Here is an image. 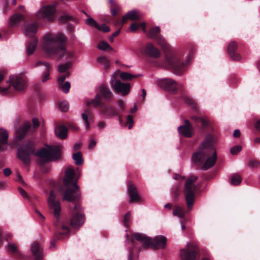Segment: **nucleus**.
<instances>
[{"label": "nucleus", "instance_id": "nucleus-52", "mask_svg": "<svg viewBox=\"0 0 260 260\" xmlns=\"http://www.w3.org/2000/svg\"><path fill=\"white\" fill-rule=\"evenodd\" d=\"M69 76V73L68 72L66 75H62L58 78L57 82L58 83L64 82V80L66 78L68 77Z\"/></svg>", "mask_w": 260, "mask_h": 260}, {"label": "nucleus", "instance_id": "nucleus-9", "mask_svg": "<svg viewBox=\"0 0 260 260\" xmlns=\"http://www.w3.org/2000/svg\"><path fill=\"white\" fill-rule=\"evenodd\" d=\"M117 73H115L111 78L110 85L115 92L122 95H127L130 91L131 85L128 83H122L116 78Z\"/></svg>", "mask_w": 260, "mask_h": 260}, {"label": "nucleus", "instance_id": "nucleus-12", "mask_svg": "<svg viewBox=\"0 0 260 260\" xmlns=\"http://www.w3.org/2000/svg\"><path fill=\"white\" fill-rule=\"evenodd\" d=\"M35 152L34 145L28 142L26 146L18 149V156L23 163L28 165L30 162V155Z\"/></svg>", "mask_w": 260, "mask_h": 260}, {"label": "nucleus", "instance_id": "nucleus-24", "mask_svg": "<svg viewBox=\"0 0 260 260\" xmlns=\"http://www.w3.org/2000/svg\"><path fill=\"white\" fill-rule=\"evenodd\" d=\"M140 18V16L138 12L136 10H132L123 16L120 23L121 25H123L127 20L135 21L139 20Z\"/></svg>", "mask_w": 260, "mask_h": 260}, {"label": "nucleus", "instance_id": "nucleus-59", "mask_svg": "<svg viewBox=\"0 0 260 260\" xmlns=\"http://www.w3.org/2000/svg\"><path fill=\"white\" fill-rule=\"evenodd\" d=\"M130 27H131V30L132 31L134 32L138 29L139 25L136 23H133L131 24Z\"/></svg>", "mask_w": 260, "mask_h": 260}, {"label": "nucleus", "instance_id": "nucleus-51", "mask_svg": "<svg viewBox=\"0 0 260 260\" xmlns=\"http://www.w3.org/2000/svg\"><path fill=\"white\" fill-rule=\"evenodd\" d=\"M127 123L129 124L128 128L131 129L134 125V121L133 117L131 115H128L127 116Z\"/></svg>", "mask_w": 260, "mask_h": 260}, {"label": "nucleus", "instance_id": "nucleus-60", "mask_svg": "<svg viewBox=\"0 0 260 260\" xmlns=\"http://www.w3.org/2000/svg\"><path fill=\"white\" fill-rule=\"evenodd\" d=\"M107 59H108L106 57H105L104 56H100L98 57V61L100 63L103 64Z\"/></svg>", "mask_w": 260, "mask_h": 260}, {"label": "nucleus", "instance_id": "nucleus-25", "mask_svg": "<svg viewBox=\"0 0 260 260\" xmlns=\"http://www.w3.org/2000/svg\"><path fill=\"white\" fill-rule=\"evenodd\" d=\"M31 250L34 260H41L42 259V249L38 243H34L31 246Z\"/></svg>", "mask_w": 260, "mask_h": 260}, {"label": "nucleus", "instance_id": "nucleus-19", "mask_svg": "<svg viewBox=\"0 0 260 260\" xmlns=\"http://www.w3.org/2000/svg\"><path fill=\"white\" fill-rule=\"evenodd\" d=\"M100 112L106 118H109L118 115L117 110L109 105H104L101 107Z\"/></svg>", "mask_w": 260, "mask_h": 260}, {"label": "nucleus", "instance_id": "nucleus-42", "mask_svg": "<svg viewBox=\"0 0 260 260\" xmlns=\"http://www.w3.org/2000/svg\"><path fill=\"white\" fill-rule=\"evenodd\" d=\"M71 63L68 62L64 64H60L58 67V70L59 72L63 73L66 72L68 69L70 68Z\"/></svg>", "mask_w": 260, "mask_h": 260}, {"label": "nucleus", "instance_id": "nucleus-10", "mask_svg": "<svg viewBox=\"0 0 260 260\" xmlns=\"http://www.w3.org/2000/svg\"><path fill=\"white\" fill-rule=\"evenodd\" d=\"M55 6L49 5L42 7L36 13L38 19H44L46 21H52L55 18Z\"/></svg>", "mask_w": 260, "mask_h": 260}, {"label": "nucleus", "instance_id": "nucleus-4", "mask_svg": "<svg viewBox=\"0 0 260 260\" xmlns=\"http://www.w3.org/2000/svg\"><path fill=\"white\" fill-rule=\"evenodd\" d=\"M135 239L142 244L144 248L152 247L154 249L164 248L166 245V238L164 236H157L151 239L140 233H135L133 235Z\"/></svg>", "mask_w": 260, "mask_h": 260}, {"label": "nucleus", "instance_id": "nucleus-46", "mask_svg": "<svg viewBox=\"0 0 260 260\" xmlns=\"http://www.w3.org/2000/svg\"><path fill=\"white\" fill-rule=\"evenodd\" d=\"M8 248L9 251L12 253H14L18 252L17 247L14 243H9Z\"/></svg>", "mask_w": 260, "mask_h": 260}, {"label": "nucleus", "instance_id": "nucleus-58", "mask_svg": "<svg viewBox=\"0 0 260 260\" xmlns=\"http://www.w3.org/2000/svg\"><path fill=\"white\" fill-rule=\"evenodd\" d=\"M70 19V17L67 15H62L59 18V20L60 22H65Z\"/></svg>", "mask_w": 260, "mask_h": 260}, {"label": "nucleus", "instance_id": "nucleus-44", "mask_svg": "<svg viewBox=\"0 0 260 260\" xmlns=\"http://www.w3.org/2000/svg\"><path fill=\"white\" fill-rule=\"evenodd\" d=\"M259 162L256 159H251L249 161L248 166L251 168H255L258 166Z\"/></svg>", "mask_w": 260, "mask_h": 260}, {"label": "nucleus", "instance_id": "nucleus-34", "mask_svg": "<svg viewBox=\"0 0 260 260\" xmlns=\"http://www.w3.org/2000/svg\"><path fill=\"white\" fill-rule=\"evenodd\" d=\"M139 76L140 75H133L127 72H121L120 74V77L123 81H129Z\"/></svg>", "mask_w": 260, "mask_h": 260}, {"label": "nucleus", "instance_id": "nucleus-1", "mask_svg": "<svg viewBox=\"0 0 260 260\" xmlns=\"http://www.w3.org/2000/svg\"><path fill=\"white\" fill-rule=\"evenodd\" d=\"M66 37L61 33L46 34L43 37V49L47 54L56 55L59 58H72L74 52L66 49Z\"/></svg>", "mask_w": 260, "mask_h": 260}, {"label": "nucleus", "instance_id": "nucleus-27", "mask_svg": "<svg viewBox=\"0 0 260 260\" xmlns=\"http://www.w3.org/2000/svg\"><path fill=\"white\" fill-rule=\"evenodd\" d=\"M146 53L153 57H158L160 55V52L152 43H148L145 48Z\"/></svg>", "mask_w": 260, "mask_h": 260}, {"label": "nucleus", "instance_id": "nucleus-29", "mask_svg": "<svg viewBox=\"0 0 260 260\" xmlns=\"http://www.w3.org/2000/svg\"><path fill=\"white\" fill-rule=\"evenodd\" d=\"M9 134L7 130L0 128V150H3V145L8 143Z\"/></svg>", "mask_w": 260, "mask_h": 260}, {"label": "nucleus", "instance_id": "nucleus-47", "mask_svg": "<svg viewBox=\"0 0 260 260\" xmlns=\"http://www.w3.org/2000/svg\"><path fill=\"white\" fill-rule=\"evenodd\" d=\"M242 149V147L240 145H236L235 146L233 147L231 149V153L233 155L237 154L239 152H240Z\"/></svg>", "mask_w": 260, "mask_h": 260}, {"label": "nucleus", "instance_id": "nucleus-41", "mask_svg": "<svg viewBox=\"0 0 260 260\" xmlns=\"http://www.w3.org/2000/svg\"><path fill=\"white\" fill-rule=\"evenodd\" d=\"M112 8L111 9V12L113 16H115L117 14V11L120 9V7L115 3L113 0H109Z\"/></svg>", "mask_w": 260, "mask_h": 260}, {"label": "nucleus", "instance_id": "nucleus-54", "mask_svg": "<svg viewBox=\"0 0 260 260\" xmlns=\"http://www.w3.org/2000/svg\"><path fill=\"white\" fill-rule=\"evenodd\" d=\"M32 127L34 129L38 128L40 125V122L38 119L35 118L32 120Z\"/></svg>", "mask_w": 260, "mask_h": 260}, {"label": "nucleus", "instance_id": "nucleus-7", "mask_svg": "<svg viewBox=\"0 0 260 260\" xmlns=\"http://www.w3.org/2000/svg\"><path fill=\"white\" fill-rule=\"evenodd\" d=\"M197 180V176H191L185 183L184 193L187 208L190 210L194 203V195L197 186L194 184V182Z\"/></svg>", "mask_w": 260, "mask_h": 260}, {"label": "nucleus", "instance_id": "nucleus-37", "mask_svg": "<svg viewBox=\"0 0 260 260\" xmlns=\"http://www.w3.org/2000/svg\"><path fill=\"white\" fill-rule=\"evenodd\" d=\"M98 48L99 49L101 50H109L112 51L113 50V49L112 47L110 46V45L105 41H101L100 42L98 45Z\"/></svg>", "mask_w": 260, "mask_h": 260}, {"label": "nucleus", "instance_id": "nucleus-8", "mask_svg": "<svg viewBox=\"0 0 260 260\" xmlns=\"http://www.w3.org/2000/svg\"><path fill=\"white\" fill-rule=\"evenodd\" d=\"M8 85L6 87L0 86V93H6L9 90L10 85H12L17 91H22L27 87V82L23 78L16 75L10 76L9 81L7 82Z\"/></svg>", "mask_w": 260, "mask_h": 260}, {"label": "nucleus", "instance_id": "nucleus-50", "mask_svg": "<svg viewBox=\"0 0 260 260\" xmlns=\"http://www.w3.org/2000/svg\"><path fill=\"white\" fill-rule=\"evenodd\" d=\"M18 189L19 193L21 194V195L22 196L23 198L27 199L29 198L27 192L22 188L19 187H18Z\"/></svg>", "mask_w": 260, "mask_h": 260}, {"label": "nucleus", "instance_id": "nucleus-36", "mask_svg": "<svg viewBox=\"0 0 260 260\" xmlns=\"http://www.w3.org/2000/svg\"><path fill=\"white\" fill-rule=\"evenodd\" d=\"M73 158L76 165H81L82 164L83 160L81 152H78L77 153H74L73 154Z\"/></svg>", "mask_w": 260, "mask_h": 260}, {"label": "nucleus", "instance_id": "nucleus-64", "mask_svg": "<svg viewBox=\"0 0 260 260\" xmlns=\"http://www.w3.org/2000/svg\"><path fill=\"white\" fill-rule=\"evenodd\" d=\"M255 127L258 131L260 132V120H257L255 124Z\"/></svg>", "mask_w": 260, "mask_h": 260}, {"label": "nucleus", "instance_id": "nucleus-22", "mask_svg": "<svg viewBox=\"0 0 260 260\" xmlns=\"http://www.w3.org/2000/svg\"><path fill=\"white\" fill-rule=\"evenodd\" d=\"M237 44L234 42H231L228 47V51L231 57L234 60H239L240 59V55L236 52Z\"/></svg>", "mask_w": 260, "mask_h": 260}, {"label": "nucleus", "instance_id": "nucleus-32", "mask_svg": "<svg viewBox=\"0 0 260 260\" xmlns=\"http://www.w3.org/2000/svg\"><path fill=\"white\" fill-rule=\"evenodd\" d=\"M23 19V16L22 15L16 13L10 18L9 20V25L11 26H14Z\"/></svg>", "mask_w": 260, "mask_h": 260}, {"label": "nucleus", "instance_id": "nucleus-39", "mask_svg": "<svg viewBox=\"0 0 260 260\" xmlns=\"http://www.w3.org/2000/svg\"><path fill=\"white\" fill-rule=\"evenodd\" d=\"M241 178L239 175H234L231 179V183L234 185H237L240 184Z\"/></svg>", "mask_w": 260, "mask_h": 260}, {"label": "nucleus", "instance_id": "nucleus-38", "mask_svg": "<svg viewBox=\"0 0 260 260\" xmlns=\"http://www.w3.org/2000/svg\"><path fill=\"white\" fill-rule=\"evenodd\" d=\"M173 215L179 218H182L184 216V210L182 208L176 206L173 210Z\"/></svg>", "mask_w": 260, "mask_h": 260}, {"label": "nucleus", "instance_id": "nucleus-11", "mask_svg": "<svg viewBox=\"0 0 260 260\" xmlns=\"http://www.w3.org/2000/svg\"><path fill=\"white\" fill-rule=\"evenodd\" d=\"M180 257L181 260H198V249L192 244L188 243L186 248L180 249Z\"/></svg>", "mask_w": 260, "mask_h": 260}, {"label": "nucleus", "instance_id": "nucleus-57", "mask_svg": "<svg viewBox=\"0 0 260 260\" xmlns=\"http://www.w3.org/2000/svg\"><path fill=\"white\" fill-rule=\"evenodd\" d=\"M4 174L5 176H9L11 173L12 171L9 168H6L3 170Z\"/></svg>", "mask_w": 260, "mask_h": 260}, {"label": "nucleus", "instance_id": "nucleus-30", "mask_svg": "<svg viewBox=\"0 0 260 260\" xmlns=\"http://www.w3.org/2000/svg\"><path fill=\"white\" fill-rule=\"evenodd\" d=\"M82 118L86 124V128L87 129L89 128V124L90 122L93 121V118L92 114L88 109L85 110L84 112L82 113Z\"/></svg>", "mask_w": 260, "mask_h": 260}, {"label": "nucleus", "instance_id": "nucleus-13", "mask_svg": "<svg viewBox=\"0 0 260 260\" xmlns=\"http://www.w3.org/2000/svg\"><path fill=\"white\" fill-rule=\"evenodd\" d=\"M159 31L160 28L158 26L152 27L150 29L148 36L150 38L155 40L163 51L167 52L170 50V47L164 38L158 35Z\"/></svg>", "mask_w": 260, "mask_h": 260}, {"label": "nucleus", "instance_id": "nucleus-45", "mask_svg": "<svg viewBox=\"0 0 260 260\" xmlns=\"http://www.w3.org/2000/svg\"><path fill=\"white\" fill-rule=\"evenodd\" d=\"M96 28H97L99 30L105 32H108L110 31L109 27L105 24H103L101 25L98 24V27H96Z\"/></svg>", "mask_w": 260, "mask_h": 260}, {"label": "nucleus", "instance_id": "nucleus-17", "mask_svg": "<svg viewBox=\"0 0 260 260\" xmlns=\"http://www.w3.org/2000/svg\"><path fill=\"white\" fill-rule=\"evenodd\" d=\"M38 24L37 22L26 23L22 26V31L27 37H34L37 33Z\"/></svg>", "mask_w": 260, "mask_h": 260}, {"label": "nucleus", "instance_id": "nucleus-2", "mask_svg": "<svg viewBox=\"0 0 260 260\" xmlns=\"http://www.w3.org/2000/svg\"><path fill=\"white\" fill-rule=\"evenodd\" d=\"M217 159L216 152L211 141L205 140L198 152L193 154L192 160L196 165H201L202 170H206L214 165Z\"/></svg>", "mask_w": 260, "mask_h": 260}, {"label": "nucleus", "instance_id": "nucleus-62", "mask_svg": "<svg viewBox=\"0 0 260 260\" xmlns=\"http://www.w3.org/2000/svg\"><path fill=\"white\" fill-rule=\"evenodd\" d=\"M106 123L103 121H100L98 124V127L99 129H103L105 127Z\"/></svg>", "mask_w": 260, "mask_h": 260}, {"label": "nucleus", "instance_id": "nucleus-14", "mask_svg": "<svg viewBox=\"0 0 260 260\" xmlns=\"http://www.w3.org/2000/svg\"><path fill=\"white\" fill-rule=\"evenodd\" d=\"M49 210L53 213L54 217L58 219L61 212L60 202L56 200L55 193L51 191L47 200Z\"/></svg>", "mask_w": 260, "mask_h": 260}, {"label": "nucleus", "instance_id": "nucleus-18", "mask_svg": "<svg viewBox=\"0 0 260 260\" xmlns=\"http://www.w3.org/2000/svg\"><path fill=\"white\" fill-rule=\"evenodd\" d=\"M178 131L180 135L185 137L190 138L192 136V126L188 120H185V125L178 127Z\"/></svg>", "mask_w": 260, "mask_h": 260}, {"label": "nucleus", "instance_id": "nucleus-31", "mask_svg": "<svg viewBox=\"0 0 260 260\" xmlns=\"http://www.w3.org/2000/svg\"><path fill=\"white\" fill-rule=\"evenodd\" d=\"M38 40L36 38H34L26 46L27 53L28 55L32 54L36 50Z\"/></svg>", "mask_w": 260, "mask_h": 260}, {"label": "nucleus", "instance_id": "nucleus-43", "mask_svg": "<svg viewBox=\"0 0 260 260\" xmlns=\"http://www.w3.org/2000/svg\"><path fill=\"white\" fill-rule=\"evenodd\" d=\"M59 107L62 112H66L69 109V104L66 101H62L59 103Z\"/></svg>", "mask_w": 260, "mask_h": 260}, {"label": "nucleus", "instance_id": "nucleus-20", "mask_svg": "<svg viewBox=\"0 0 260 260\" xmlns=\"http://www.w3.org/2000/svg\"><path fill=\"white\" fill-rule=\"evenodd\" d=\"M31 123L29 121H26L18 128L15 132L16 137L20 140L23 139L26 135L28 129L30 127Z\"/></svg>", "mask_w": 260, "mask_h": 260}, {"label": "nucleus", "instance_id": "nucleus-63", "mask_svg": "<svg viewBox=\"0 0 260 260\" xmlns=\"http://www.w3.org/2000/svg\"><path fill=\"white\" fill-rule=\"evenodd\" d=\"M103 64L104 66L106 69H108L110 67V63L109 59H108L107 60H106Z\"/></svg>", "mask_w": 260, "mask_h": 260}, {"label": "nucleus", "instance_id": "nucleus-48", "mask_svg": "<svg viewBox=\"0 0 260 260\" xmlns=\"http://www.w3.org/2000/svg\"><path fill=\"white\" fill-rule=\"evenodd\" d=\"M86 23L87 24L93 26L95 28L98 27V23L92 18H89L86 19Z\"/></svg>", "mask_w": 260, "mask_h": 260}, {"label": "nucleus", "instance_id": "nucleus-49", "mask_svg": "<svg viewBox=\"0 0 260 260\" xmlns=\"http://www.w3.org/2000/svg\"><path fill=\"white\" fill-rule=\"evenodd\" d=\"M130 217H131V213H130V212H127L125 214V216L124 217L123 222L124 223V225L126 226H128V221L129 220Z\"/></svg>", "mask_w": 260, "mask_h": 260}, {"label": "nucleus", "instance_id": "nucleus-55", "mask_svg": "<svg viewBox=\"0 0 260 260\" xmlns=\"http://www.w3.org/2000/svg\"><path fill=\"white\" fill-rule=\"evenodd\" d=\"M120 32V29H118L115 32H113L112 35L109 38V40L111 42H113L114 41V38L117 36Z\"/></svg>", "mask_w": 260, "mask_h": 260}, {"label": "nucleus", "instance_id": "nucleus-61", "mask_svg": "<svg viewBox=\"0 0 260 260\" xmlns=\"http://www.w3.org/2000/svg\"><path fill=\"white\" fill-rule=\"evenodd\" d=\"M16 177H17V180L18 182H19L22 184H24V182L23 180L22 177L19 173L17 174Z\"/></svg>", "mask_w": 260, "mask_h": 260}, {"label": "nucleus", "instance_id": "nucleus-23", "mask_svg": "<svg viewBox=\"0 0 260 260\" xmlns=\"http://www.w3.org/2000/svg\"><path fill=\"white\" fill-rule=\"evenodd\" d=\"M128 193L129 197L130 203L141 201V198L139 197L136 188L134 185L132 184L129 185L128 188Z\"/></svg>", "mask_w": 260, "mask_h": 260}, {"label": "nucleus", "instance_id": "nucleus-3", "mask_svg": "<svg viewBox=\"0 0 260 260\" xmlns=\"http://www.w3.org/2000/svg\"><path fill=\"white\" fill-rule=\"evenodd\" d=\"M75 171L71 167L68 168L65 171L63 180L67 190L64 192L63 200L68 202H74L80 199L81 193L79 191V187L77 184V180L74 179Z\"/></svg>", "mask_w": 260, "mask_h": 260}, {"label": "nucleus", "instance_id": "nucleus-53", "mask_svg": "<svg viewBox=\"0 0 260 260\" xmlns=\"http://www.w3.org/2000/svg\"><path fill=\"white\" fill-rule=\"evenodd\" d=\"M118 108L120 112H123L124 110L125 105L124 102L121 100H119L117 102Z\"/></svg>", "mask_w": 260, "mask_h": 260}, {"label": "nucleus", "instance_id": "nucleus-35", "mask_svg": "<svg viewBox=\"0 0 260 260\" xmlns=\"http://www.w3.org/2000/svg\"><path fill=\"white\" fill-rule=\"evenodd\" d=\"M58 88L62 90L64 93H67L69 92L70 88L71 87L70 83L69 82L67 81L65 82L58 83Z\"/></svg>", "mask_w": 260, "mask_h": 260}, {"label": "nucleus", "instance_id": "nucleus-56", "mask_svg": "<svg viewBox=\"0 0 260 260\" xmlns=\"http://www.w3.org/2000/svg\"><path fill=\"white\" fill-rule=\"evenodd\" d=\"M96 141L95 140V139H94V138H91L90 141H89V144H88V147L89 149H92L93 148L95 145H96Z\"/></svg>", "mask_w": 260, "mask_h": 260}, {"label": "nucleus", "instance_id": "nucleus-28", "mask_svg": "<svg viewBox=\"0 0 260 260\" xmlns=\"http://www.w3.org/2000/svg\"><path fill=\"white\" fill-rule=\"evenodd\" d=\"M54 131L56 136L61 139H66L67 137L68 129L64 125L56 126Z\"/></svg>", "mask_w": 260, "mask_h": 260}, {"label": "nucleus", "instance_id": "nucleus-26", "mask_svg": "<svg viewBox=\"0 0 260 260\" xmlns=\"http://www.w3.org/2000/svg\"><path fill=\"white\" fill-rule=\"evenodd\" d=\"M101 95L106 101H109L113 96V93L106 86L102 85L99 87Z\"/></svg>", "mask_w": 260, "mask_h": 260}, {"label": "nucleus", "instance_id": "nucleus-5", "mask_svg": "<svg viewBox=\"0 0 260 260\" xmlns=\"http://www.w3.org/2000/svg\"><path fill=\"white\" fill-rule=\"evenodd\" d=\"M61 147L59 146H47L39 150L35 155L39 156L44 162L55 161L60 157Z\"/></svg>", "mask_w": 260, "mask_h": 260}, {"label": "nucleus", "instance_id": "nucleus-16", "mask_svg": "<svg viewBox=\"0 0 260 260\" xmlns=\"http://www.w3.org/2000/svg\"><path fill=\"white\" fill-rule=\"evenodd\" d=\"M159 86L171 92H175L177 90V83L171 79H162L159 81Z\"/></svg>", "mask_w": 260, "mask_h": 260}, {"label": "nucleus", "instance_id": "nucleus-15", "mask_svg": "<svg viewBox=\"0 0 260 260\" xmlns=\"http://www.w3.org/2000/svg\"><path fill=\"white\" fill-rule=\"evenodd\" d=\"M80 205L77 204L74 206L73 211V217L71 220L70 224L74 228H78L84 222L85 217L81 213Z\"/></svg>", "mask_w": 260, "mask_h": 260}, {"label": "nucleus", "instance_id": "nucleus-6", "mask_svg": "<svg viewBox=\"0 0 260 260\" xmlns=\"http://www.w3.org/2000/svg\"><path fill=\"white\" fill-rule=\"evenodd\" d=\"M191 56H188L185 62L180 63L178 57L174 54H166L165 63L166 68L173 69L174 73L177 75H181L184 71L185 68L189 63Z\"/></svg>", "mask_w": 260, "mask_h": 260}, {"label": "nucleus", "instance_id": "nucleus-40", "mask_svg": "<svg viewBox=\"0 0 260 260\" xmlns=\"http://www.w3.org/2000/svg\"><path fill=\"white\" fill-rule=\"evenodd\" d=\"M190 118L192 121H194L197 123L201 122L203 126H205L207 124V121L201 117L198 116H191Z\"/></svg>", "mask_w": 260, "mask_h": 260}, {"label": "nucleus", "instance_id": "nucleus-21", "mask_svg": "<svg viewBox=\"0 0 260 260\" xmlns=\"http://www.w3.org/2000/svg\"><path fill=\"white\" fill-rule=\"evenodd\" d=\"M39 66L44 67L43 70L45 72L42 76L41 80L43 82H45L49 79L50 65L47 62L38 61L34 66V67H38Z\"/></svg>", "mask_w": 260, "mask_h": 260}, {"label": "nucleus", "instance_id": "nucleus-33", "mask_svg": "<svg viewBox=\"0 0 260 260\" xmlns=\"http://www.w3.org/2000/svg\"><path fill=\"white\" fill-rule=\"evenodd\" d=\"M87 104L88 105L92 104L95 108L100 106L102 107L104 105L99 94H96L94 99L90 102H88Z\"/></svg>", "mask_w": 260, "mask_h": 260}]
</instances>
